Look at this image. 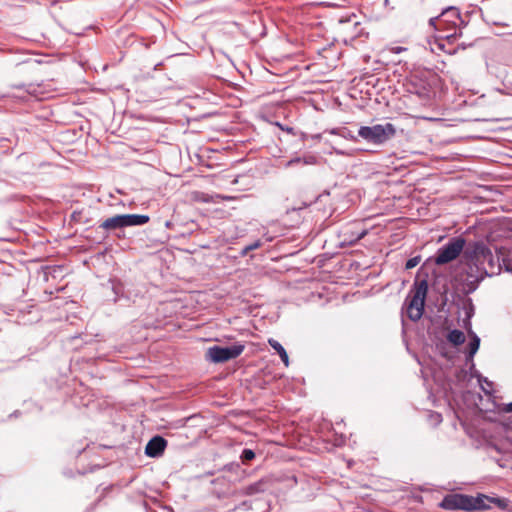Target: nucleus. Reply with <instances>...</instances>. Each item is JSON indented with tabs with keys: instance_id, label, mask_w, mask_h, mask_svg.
I'll list each match as a JSON object with an SVG mask.
<instances>
[{
	"instance_id": "1",
	"label": "nucleus",
	"mask_w": 512,
	"mask_h": 512,
	"mask_svg": "<svg viewBox=\"0 0 512 512\" xmlns=\"http://www.w3.org/2000/svg\"><path fill=\"white\" fill-rule=\"evenodd\" d=\"M429 25L434 30L445 33L442 37L451 41L462 35L464 20L459 9L451 6L444 9L440 15L430 18Z\"/></svg>"
},
{
	"instance_id": "2",
	"label": "nucleus",
	"mask_w": 512,
	"mask_h": 512,
	"mask_svg": "<svg viewBox=\"0 0 512 512\" xmlns=\"http://www.w3.org/2000/svg\"><path fill=\"white\" fill-rule=\"evenodd\" d=\"M475 266L479 270V275L474 277L471 272L468 273V280L471 285H475L485 276H492L495 273L496 264L493 255L484 245H478L475 248Z\"/></svg>"
},
{
	"instance_id": "3",
	"label": "nucleus",
	"mask_w": 512,
	"mask_h": 512,
	"mask_svg": "<svg viewBox=\"0 0 512 512\" xmlns=\"http://www.w3.org/2000/svg\"><path fill=\"white\" fill-rule=\"evenodd\" d=\"M396 133L393 124H377L374 126H361L358 135L369 143L380 145L392 138Z\"/></svg>"
},
{
	"instance_id": "4",
	"label": "nucleus",
	"mask_w": 512,
	"mask_h": 512,
	"mask_svg": "<svg viewBox=\"0 0 512 512\" xmlns=\"http://www.w3.org/2000/svg\"><path fill=\"white\" fill-rule=\"evenodd\" d=\"M466 241L463 237H453L445 245L441 246L435 256L434 263L444 265L455 260L463 251Z\"/></svg>"
},
{
	"instance_id": "5",
	"label": "nucleus",
	"mask_w": 512,
	"mask_h": 512,
	"mask_svg": "<svg viewBox=\"0 0 512 512\" xmlns=\"http://www.w3.org/2000/svg\"><path fill=\"white\" fill-rule=\"evenodd\" d=\"M244 350V345L235 344L228 347L214 346L208 349L209 359L215 363H222L237 358Z\"/></svg>"
},
{
	"instance_id": "6",
	"label": "nucleus",
	"mask_w": 512,
	"mask_h": 512,
	"mask_svg": "<svg viewBox=\"0 0 512 512\" xmlns=\"http://www.w3.org/2000/svg\"><path fill=\"white\" fill-rule=\"evenodd\" d=\"M427 290H415L413 296H408L406 299V313L410 320L418 321L424 311V304Z\"/></svg>"
},
{
	"instance_id": "7",
	"label": "nucleus",
	"mask_w": 512,
	"mask_h": 512,
	"mask_svg": "<svg viewBox=\"0 0 512 512\" xmlns=\"http://www.w3.org/2000/svg\"><path fill=\"white\" fill-rule=\"evenodd\" d=\"M469 496L461 494H450L444 497L440 507L446 510H465L469 511Z\"/></svg>"
},
{
	"instance_id": "8",
	"label": "nucleus",
	"mask_w": 512,
	"mask_h": 512,
	"mask_svg": "<svg viewBox=\"0 0 512 512\" xmlns=\"http://www.w3.org/2000/svg\"><path fill=\"white\" fill-rule=\"evenodd\" d=\"M167 441L161 436H155L149 440L145 447V453L149 457H158L163 454Z\"/></svg>"
},
{
	"instance_id": "9",
	"label": "nucleus",
	"mask_w": 512,
	"mask_h": 512,
	"mask_svg": "<svg viewBox=\"0 0 512 512\" xmlns=\"http://www.w3.org/2000/svg\"><path fill=\"white\" fill-rule=\"evenodd\" d=\"M355 225L356 224L353 223L350 226H347L341 230L340 235L343 237L344 243L353 245L367 235L368 231L366 229H362L361 231H354L353 228Z\"/></svg>"
},
{
	"instance_id": "10",
	"label": "nucleus",
	"mask_w": 512,
	"mask_h": 512,
	"mask_svg": "<svg viewBox=\"0 0 512 512\" xmlns=\"http://www.w3.org/2000/svg\"><path fill=\"white\" fill-rule=\"evenodd\" d=\"M469 500H471L470 506H469V511L485 510L490 507L489 503L496 502L497 504H500V502H501L500 499H493V498H490V497H487L484 495L478 496V497L469 496Z\"/></svg>"
},
{
	"instance_id": "11",
	"label": "nucleus",
	"mask_w": 512,
	"mask_h": 512,
	"mask_svg": "<svg viewBox=\"0 0 512 512\" xmlns=\"http://www.w3.org/2000/svg\"><path fill=\"white\" fill-rule=\"evenodd\" d=\"M123 227L141 226L149 222V216L140 214L121 215Z\"/></svg>"
},
{
	"instance_id": "12",
	"label": "nucleus",
	"mask_w": 512,
	"mask_h": 512,
	"mask_svg": "<svg viewBox=\"0 0 512 512\" xmlns=\"http://www.w3.org/2000/svg\"><path fill=\"white\" fill-rule=\"evenodd\" d=\"M413 288H429V268L426 265L418 270Z\"/></svg>"
},
{
	"instance_id": "13",
	"label": "nucleus",
	"mask_w": 512,
	"mask_h": 512,
	"mask_svg": "<svg viewBox=\"0 0 512 512\" xmlns=\"http://www.w3.org/2000/svg\"><path fill=\"white\" fill-rule=\"evenodd\" d=\"M417 81L416 78L411 81L410 92L417 94L420 98H429L431 95V86L428 83H423L418 87Z\"/></svg>"
},
{
	"instance_id": "14",
	"label": "nucleus",
	"mask_w": 512,
	"mask_h": 512,
	"mask_svg": "<svg viewBox=\"0 0 512 512\" xmlns=\"http://www.w3.org/2000/svg\"><path fill=\"white\" fill-rule=\"evenodd\" d=\"M215 198L222 199V200H229L230 197L227 196H220V195H209L207 193L201 192V191H194L192 193V200L200 203H210V202H216Z\"/></svg>"
},
{
	"instance_id": "15",
	"label": "nucleus",
	"mask_w": 512,
	"mask_h": 512,
	"mask_svg": "<svg viewBox=\"0 0 512 512\" xmlns=\"http://www.w3.org/2000/svg\"><path fill=\"white\" fill-rule=\"evenodd\" d=\"M100 228L107 231L124 228L121 215H115L113 217L107 218L100 224Z\"/></svg>"
},
{
	"instance_id": "16",
	"label": "nucleus",
	"mask_w": 512,
	"mask_h": 512,
	"mask_svg": "<svg viewBox=\"0 0 512 512\" xmlns=\"http://www.w3.org/2000/svg\"><path fill=\"white\" fill-rule=\"evenodd\" d=\"M268 343L278 353V355L280 356V358L283 361L284 365L286 367H288V365H289V357H288V354H287L286 350L284 349V347L278 341H276L275 339H269Z\"/></svg>"
},
{
	"instance_id": "17",
	"label": "nucleus",
	"mask_w": 512,
	"mask_h": 512,
	"mask_svg": "<svg viewBox=\"0 0 512 512\" xmlns=\"http://www.w3.org/2000/svg\"><path fill=\"white\" fill-rule=\"evenodd\" d=\"M447 340L451 344L458 346L464 343L465 335L462 331L455 329L449 332V334L447 335Z\"/></svg>"
},
{
	"instance_id": "18",
	"label": "nucleus",
	"mask_w": 512,
	"mask_h": 512,
	"mask_svg": "<svg viewBox=\"0 0 512 512\" xmlns=\"http://www.w3.org/2000/svg\"><path fill=\"white\" fill-rule=\"evenodd\" d=\"M480 346V339L474 335L469 343V356L473 357L474 354L478 351Z\"/></svg>"
},
{
	"instance_id": "19",
	"label": "nucleus",
	"mask_w": 512,
	"mask_h": 512,
	"mask_svg": "<svg viewBox=\"0 0 512 512\" xmlns=\"http://www.w3.org/2000/svg\"><path fill=\"white\" fill-rule=\"evenodd\" d=\"M255 458V453L251 449H244L241 454V460L242 462H249Z\"/></svg>"
},
{
	"instance_id": "20",
	"label": "nucleus",
	"mask_w": 512,
	"mask_h": 512,
	"mask_svg": "<svg viewBox=\"0 0 512 512\" xmlns=\"http://www.w3.org/2000/svg\"><path fill=\"white\" fill-rule=\"evenodd\" d=\"M421 261V257L420 256H415V257H412L410 259L407 260L406 264H405V268L406 269H412L414 267H416Z\"/></svg>"
},
{
	"instance_id": "21",
	"label": "nucleus",
	"mask_w": 512,
	"mask_h": 512,
	"mask_svg": "<svg viewBox=\"0 0 512 512\" xmlns=\"http://www.w3.org/2000/svg\"><path fill=\"white\" fill-rule=\"evenodd\" d=\"M302 163L305 165H314L316 164V157L314 156H307L302 158Z\"/></svg>"
},
{
	"instance_id": "22",
	"label": "nucleus",
	"mask_w": 512,
	"mask_h": 512,
	"mask_svg": "<svg viewBox=\"0 0 512 512\" xmlns=\"http://www.w3.org/2000/svg\"><path fill=\"white\" fill-rule=\"evenodd\" d=\"M388 49L390 52H392L394 54H399L403 51H406V48L402 47V46H392V47H389Z\"/></svg>"
},
{
	"instance_id": "23",
	"label": "nucleus",
	"mask_w": 512,
	"mask_h": 512,
	"mask_svg": "<svg viewBox=\"0 0 512 512\" xmlns=\"http://www.w3.org/2000/svg\"><path fill=\"white\" fill-rule=\"evenodd\" d=\"M261 246V242L260 241H256L254 242L253 244L247 246L245 249H244V253H247L248 251H251V250H254V249H257Z\"/></svg>"
},
{
	"instance_id": "24",
	"label": "nucleus",
	"mask_w": 512,
	"mask_h": 512,
	"mask_svg": "<svg viewBox=\"0 0 512 512\" xmlns=\"http://www.w3.org/2000/svg\"><path fill=\"white\" fill-rule=\"evenodd\" d=\"M298 163H302V158L296 157V158H293V159L289 160L286 163V167H290V166H293V165L298 164Z\"/></svg>"
},
{
	"instance_id": "25",
	"label": "nucleus",
	"mask_w": 512,
	"mask_h": 512,
	"mask_svg": "<svg viewBox=\"0 0 512 512\" xmlns=\"http://www.w3.org/2000/svg\"><path fill=\"white\" fill-rule=\"evenodd\" d=\"M339 135L351 140H355V137L351 134L350 131H343L342 133H339Z\"/></svg>"
},
{
	"instance_id": "26",
	"label": "nucleus",
	"mask_w": 512,
	"mask_h": 512,
	"mask_svg": "<svg viewBox=\"0 0 512 512\" xmlns=\"http://www.w3.org/2000/svg\"><path fill=\"white\" fill-rule=\"evenodd\" d=\"M505 411L506 412H512V402L507 404L506 408H505Z\"/></svg>"
},
{
	"instance_id": "27",
	"label": "nucleus",
	"mask_w": 512,
	"mask_h": 512,
	"mask_svg": "<svg viewBox=\"0 0 512 512\" xmlns=\"http://www.w3.org/2000/svg\"><path fill=\"white\" fill-rule=\"evenodd\" d=\"M508 269L512 271V266L511 264L508 265Z\"/></svg>"
}]
</instances>
